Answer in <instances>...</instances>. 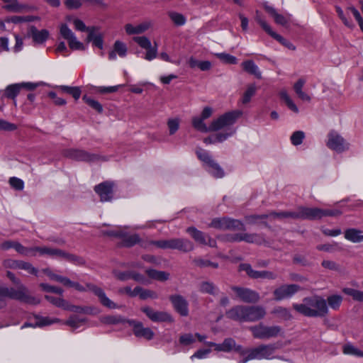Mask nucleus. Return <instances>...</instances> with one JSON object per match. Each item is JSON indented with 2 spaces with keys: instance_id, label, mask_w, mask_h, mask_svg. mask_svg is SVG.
<instances>
[{
  "instance_id": "f257e3e1",
  "label": "nucleus",
  "mask_w": 363,
  "mask_h": 363,
  "mask_svg": "<svg viewBox=\"0 0 363 363\" xmlns=\"http://www.w3.org/2000/svg\"><path fill=\"white\" fill-rule=\"evenodd\" d=\"M292 306L296 312L306 317H323L328 313L327 301L318 296L304 298L301 303H294Z\"/></svg>"
},
{
  "instance_id": "f03ea898",
  "label": "nucleus",
  "mask_w": 363,
  "mask_h": 363,
  "mask_svg": "<svg viewBox=\"0 0 363 363\" xmlns=\"http://www.w3.org/2000/svg\"><path fill=\"white\" fill-rule=\"evenodd\" d=\"M277 348L278 347L274 344L260 345L252 349H243L242 346L238 345V347H236V352H239L240 356L243 357L238 363H247L248 361L252 359H272L273 358L284 359L281 357L273 356Z\"/></svg>"
},
{
  "instance_id": "7ed1b4c3",
  "label": "nucleus",
  "mask_w": 363,
  "mask_h": 363,
  "mask_svg": "<svg viewBox=\"0 0 363 363\" xmlns=\"http://www.w3.org/2000/svg\"><path fill=\"white\" fill-rule=\"evenodd\" d=\"M63 285L74 288L76 290L81 292L90 291L93 292L99 298L100 303L104 306L111 309L119 308V306L116 303H115L113 301H112L106 296V294L104 292V291L101 288L97 286L96 285L88 283L86 284V286H83L78 282L71 281L67 277L65 278Z\"/></svg>"
},
{
  "instance_id": "20e7f679",
  "label": "nucleus",
  "mask_w": 363,
  "mask_h": 363,
  "mask_svg": "<svg viewBox=\"0 0 363 363\" xmlns=\"http://www.w3.org/2000/svg\"><path fill=\"white\" fill-rule=\"evenodd\" d=\"M35 255L37 253H39L40 255H48L52 258L62 259L77 265H83L85 264L83 258L57 248L47 246L35 247Z\"/></svg>"
},
{
  "instance_id": "39448f33",
  "label": "nucleus",
  "mask_w": 363,
  "mask_h": 363,
  "mask_svg": "<svg viewBox=\"0 0 363 363\" xmlns=\"http://www.w3.org/2000/svg\"><path fill=\"white\" fill-rule=\"evenodd\" d=\"M8 279L15 285L17 286L16 289L14 288H9L8 289H12L15 291L16 293L19 294V298H13L14 300H18L23 303L37 305L40 303V299L31 296L29 292L28 288L21 283V279L17 277L13 272L11 271H7L6 274Z\"/></svg>"
},
{
  "instance_id": "423d86ee",
  "label": "nucleus",
  "mask_w": 363,
  "mask_h": 363,
  "mask_svg": "<svg viewBox=\"0 0 363 363\" xmlns=\"http://www.w3.org/2000/svg\"><path fill=\"white\" fill-rule=\"evenodd\" d=\"M199 159L203 162L206 170L216 178H222L225 173L221 167L212 158L210 154L202 148L196 151Z\"/></svg>"
},
{
  "instance_id": "0eeeda50",
  "label": "nucleus",
  "mask_w": 363,
  "mask_h": 363,
  "mask_svg": "<svg viewBox=\"0 0 363 363\" xmlns=\"http://www.w3.org/2000/svg\"><path fill=\"white\" fill-rule=\"evenodd\" d=\"M250 330L254 337L257 339H270L283 336V329L279 325L267 326L263 324L252 326Z\"/></svg>"
},
{
  "instance_id": "6e6552de",
  "label": "nucleus",
  "mask_w": 363,
  "mask_h": 363,
  "mask_svg": "<svg viewBox=\"0 0 363 363\" xmlns=\"http://www.w3.org/2000/svg\"><path fill=\"white\" fill-rule=\"evenodd\" d=\"M242 115V111L239 110L227 112L211 123L212 131H218L235 123L238 118Z\"/></svg>"
},
{
  "instance_id": "1a4fd4ad",
  "label": "nucleus",
  "mask_w": 363,
  "mask_h": 363,
  "mask_svg": "<svg viewBox=\"0 0 363 363\" xmlns=\"http://www.w3.org/2000/svg\"><path fill=\"white\" fill-rule=\"evenodd\" d=\"M301 290V287L298 284H281L272 291L273 299L277 302L290 299Z\"/></svg>"
},
{
  "instance_id": "9d476101",
  "label": "nucleus",
  "mask_w": 363,
  "mask_h": 363,
  "mask_svg": "<svg viewBox=\"0 0 363 363\" xmlns=\"http://www.w3.org/2000/svg\"><path fill=\"white\" fill-rule=\"evenodd\" d=\"M209 225L219 230H245V225L241 221L226 217L214 218Z\"/></svg>"
},
{
  "instance_id": "9b49d317",
  "label": "nucleus",
  "mask_w": 363,
  "mask_h": 363,
  "mask_svg": "<svg viewBox=\"0 0 363 363\" xmlns=\"http://www.w3.org/2000/svg\"><path fill=\"white\" fill-rule=\"evenodd\" d=\"M231 289L235 292L236 298L242 302L255 303L260 299L259 294L251 289L233 286Z\"/></svg>"
},
{
  "instance_id": "f8f14e48",
  "label": "nucleus",
  "mask_w": 363,
  "mask_h": 363,
  "mask_svg": "<svg viewBox=\"0 0 363 363\" xmlns=\"http://www.w3.org/2000/svg\"><path fill=\"white\" fill-rule=\"evenodd\" d=\"M327 146L337 152H342L349 149V143L337 132L330 131L328 135Z\"/></svg>"
},
{
  "instance_id": "ddd939ff",
  "label": "nucleus",
  "mask_w": 363,
  "mask_h": 363,
  "mask_svg": "<svg viewBox=\"0 0 363 363\" xmlns=\"http://www.w3.org/2000/svg\"><path fill=\"white\" fill-rule=\"evenodd\" d=\"M65 155L72 160L83 162H93L98 160L99 156L79 149H68L65 151Z\"/></svg>"
},
{
  "instance_id": "4468645a",
  "label": "nucleus",
  "mask_w": 363,
  "mask_h": 363,
  "mask_svg": "<svg viewBox=\"0 0 363 363\" xmlns=\"http://www.w3.org/2000/svg\"><path fill=\"white\" fill-rule=\"evenodd\" d=\"M186 232L196 242L202 245H208L211 247H216V242L215 240L206 235L203 232L197 230L196 228L189 227L186 229Z\"/></svg>"
},
{
  "instance_id": "2eb2a0df",
  "label": "nucleus",
  "mask_w": 363,
  "mask_h": 363,
  "mask_svg": "<svg viewBox=\"0 0 363 363\" xmlns=\"http://www.w3.org/2000/svg\"><path fill=\"white\" fill-rule=\"evenodd\" d=\"M174 310L182 316H187L189 315L188 302L181 295L175 294L169 296Z\"/></svg>"
},
{
  "instance_id": "dca6fc26",
  "label": "nucleus",
  "mask_w": 363,
  "mask_h": 363,
  "mask_svg": "<svg viewBox=\"0 0 363 363\" xmlns=\"http://www.w3.org/2000/svg\"><path fill=\"white\" fill-rule=\"evenodd\" d=\"M113 187L112 182H105L96 185L94 190L100 196L101 201H109L113 198Z\"/></svg>"
},
{
  "instance_id": "f3484780",
  "label": "nucleus",
  "mask_w": 363,
  "mask_h": 363,
  "mask_svg": "<svg viewBox=\"0 0 363 363\" xmlns=\"http://www.w3.org/2000/svg\"><path fill=\"white\" fill-rule=\"evenodd\" d=\"M266 315L264 307L260 306H246L245 322H255L263 318Z\"/></svg>"
},
{
  "instance_id": "a211bd4d",
  "label": "nucleus",
  "mask_w": 363,
  "mask_h": 363,
  "mask_svg": "<svg viewBox=\"0 0 363 363\" xmlns=\"http://www.w3.org/2000/svg\"><path fill=\"white\" fill-rule=\"evenodd\" d=\"M141 310L153 322L172 321L171 315L166 312L156 311L148 306L143 307Z\"/></svg>"
},
{
  "instance_id": "6ab92c4d",
  "label": "nucleus",
  "mask_w": 363,
  "mask_h": 363,
  "mask_svg": "<svg viewBox=\"0 0 363 363\" xmlns=\"http://www.w3.org/2000/svg\"><path fill=\"white\" fill-rule=\"evenodd\" d=\"M295 211H281L279 213L272 212L270 214H262V215H253L247 217V220L250 223H255L257 220L266 219L269 216H272L274 218H294Z\"/></svg>"
},
{
  "instance_id": "aec40b11",
  "label": "nucleus",
  "mask_w": 363,
  "mask_h": 363,
  "mask_svg": "<svg viewBox=\"0 0 363 363\" xmlns=\"http://www.w3.org/2000/svg\"><path fill=\"white\" fill-rule=\"evenodd\" d=\"M246 306L237 305L226 311L225 315L228 318L245 322Z\"/></svg>"
},
{
  "instance_id": "412c9836",
  "label": "nucleus",
  "mask_w": 363,
  "mask_h": 363,
  "mask_svg": "<svg viewBox=\"0 0 363 363\" xmlns=\"http://www.w3.org/2000/svg\"><path fill=\"white\" fill-rule=\"evenodd\" d=\"M130 324L133 327V333L138 337H143L147 340L153 338L155 333L150 328H145L142 323L131 321Z\"/></svg>"
},
{
  "instance_id": "4be33fe9",
  "label": "nucleus",
  "mask_w": 363,
  "mask_h": 363,
  "mask_svg": "<svg viewBox=\"0 0 363 363\" xmlns=\"http://www.w3.org/2000/svg\"><path fill=\"white\" fill-rule=\"evenodd\" d=\"M205 345L209 347H214V350L218 352H229L233 349L236 351L235 341L232 338H226L221 344H217L213 342H206Z\"/></svg>"
},
{
  "instance_id": "5701e85b",
  "label": "nucleus",
  "mask_w": 363,
  "mask_h": 363,
  "mask_svg": "<svg viewBox=\"0 0 363 363\" xmlns=\"http://www.w3.org/2000/svg\"><path fill=\"white\" fill-rule=\"evenodd\" d=\"M152 26L151 21H144L137 25L128 23L125 26V30L128 35L140 34L147 30Z\"/></svg>"
},
{
  "instance_id": "b1692460",
  "label": "nucleus",
  "mask_w": 363,
  "mask_h": 363,
  "mask_svg": "<svg viewBox=\"0 0 363 363\" xmlns=\"http://www.w3.org/2000/svg\"><path fill=\"white\" fill-rule=\"evenodd\" d=\"M29 33L33 38V42L36 44L44 43L49 36V32L47 30L43 29L41 30H38L33 26H30Z\"/></svg>"
},
{
  "instance_id": "393cba45",
  "label": "nucleus",
  "mask_w": 363,
  "mask_h": 363,
  "mask_svg": "<svg viewBox=\"0 0 363 363\" xmlns=\"http://www.w3.org/2000/svg\"><path fill=\"white\" fill-rule=\"evenodd\" d=\"M127 51L126 45L120 40H116L114 43L113 50L108 53V59L110 60H116V55H118L121 57H124L127 54Z\"/></svg>"
},
{
  "instance_id": "a878e982",
  "label": "nucleus",
  "mask_w": 363,
  "mask_h": 363,
  "mask_svg": "<svg viewBox=\"0 0 363 363\" xmlns=\"http://www.w3.org/2000/svg\"><path fill=\"white\" fill-rule=\"evenodd\" d=\"M174 250L189 252L194 249V244L185 238H173Z\"/></svg>"
},
{
  "instance_id": "bb28decb",
  "label": "nucleus",
  "mask_w": 363,
  "mask_h": 363,
  "mask_svg": "<svg viewBox=\"0 0 363 363\" xmlns=\"http://www.w3.org/2000/svg\"><path fill=\"white\" fill-rule=\"evenodd\" d=\"M19 294L12 289H8L6 286H0V308L6 306V298H19Z\"/></svg>"
},
{
  "instance_id": "cd10ccee",
  "label": "nucleus",
  "mask_w": 363,
  "mask_h": 363,
  "mask_svg": "<svg viewBox=\"0 0 363 363\" xmlns=\"http://www.w3.org/2000/svg\"><path fill=\"white\" fill-rule=\"evenodd\" d=\"M306 84V80L303 78L298 79L294 84V90L298 97L303 101H311V96L303 91V88Z\"/></svg>"
},
{
  "instance_id": "c85d7f7f",
  "label": "nucleus",
  "mask_w": 363,
  "mask_h": 363,
  "mask_svg": "<svg viewBox=\"0 0 363 363\" xmlns=\"http://www.w3.org/2000/svg\"><path fill=\"white\" fill-rule=\"evenodd\" d=\"M345 238L354 243L363 242V231L356 228H349L345 231Z\"/></svg>"
},
{
  "instance_id": "c756f323",
  "label": "nucleus",
  "mask_w": 363,
  "mask_h": 363,
  "mask_svg": "<svg viewBox=\"0 0 363 363\" xmlns=\"http://www.w3.org/2000/svg\"><path fill=\"white\" fill-rule=\"evenodd\" d=\"M241 66L242 69L247 73L255 75L258 79L262 77V74L259 69V67L252 60L244 61L242 62Z\"/></svg>"
},
{
  "instance_id": "7c9ffc66",
  "label": "nucleus",
  "mask_w": 363,
  "mask_h": 363,
  "mask_svg": "<svg viewBox=\"0 0 363 363\" xmlns=\"http://www.w3.org/2000/svg\"><path fill=\"white\" fill-rule=\"evenodd\" d=\"M145 272L148 277L152 279L164 281L169 279V274L164 271L148 269Z\"/></svg>"
},
{
  "instance_id": "2f4dec72",
  "label": "nucleus",
  "mask_w": 363,
  "mask_h": 363,
  "mask_svg": "<svg viewBox=\"0 0 363 363\" xmlns=\"http://www.w3.org/2000/svg\"><path fill=\"white\" fill-rule=\"evenodd\" d=\"M242 241L248 243H255L261 245L265 242L264 238L260 234L257 233H242Z\"/></svg>"
},
{
  "instance_id": "473e14b6",
  "label": "nucleus",
  "mask_w": 363,
  "mask_h": 363,
  "mask_svg": "<svg viewBox=\"0 0 363 363\" xmlns=\"http://www.w3.org/2000/svg\"><path fill=\"white\" fill-rule=\"evenodd\" d=\"M35 320V326L38 327L50 325L61 322V320L57 318H50L48 316H36Z\"/></svg>"
},
{
  "instance_id": "72a5a7b5",
  "label": "nucleus",
  "mask_w": 363,
  "mask_h": 363,
  "mask_svg": "<svg viewBox=\"0 0 363 363\" xmlns=\"http://www.w3.org/2000/svg\"><path fill=\"white\" fill-rule=\"evenodd\" d=\"M192 125L195 129L202 133L212 131L211 129V125L207 126L204 123V120L199 116H195L192 118Z\"/></svg>"
},
{
  "instance_id": "f704fd0d",
  "label": "nucleus",
  "mask_w": 363,
  "mask_h": 363,
  "mask_svg": "<svg viewBox=\"0 0 363 363\" xmlns=\"http://www.w3.org/2000/svg\"><path fill=\"white\" fill-rule=\"evenodd\" d=\"M240 270L244 271L252 279H262V271L254 270L250 264H240Z\"/></svg>"
},
{
  "instance_id": "c9c22d12",
  "label": "nucleus",
  "mask_w": 363,
  "mask_h": 363,
  "mask_svg": "<svg viewBox=\"0 0 363 363\" xmlns=\"http://www.w3.org/2000/svg\"><path fill=\"white\" fill-rule=\"evenodd\" d=\"M200 291L202 293L215 296L218 294L219 289L213 283L209 281H203L201 284Z\"/></svg>"
},
{
  "instance_id": "e433bc0d",
  "label": "nucleus",
  "mask_w": 363,
  "mask_h": 363,
  "mask_svg": "<svg viewBox=\"0 0 363 363\" xmlns=\"http://www.w3.org/2000/svg\"><path fill=\"white\" fill-rule=\"evenodd\" d=\"M272 313L284 320H289L292 318V315L289 310L284 307H276L275 308L273 309Z\"/></svg>"
},
{
  "instance_id": "4c0bfd02",
  "label": "nucleus",
  "mask_w": 363,
  "mask_h": 363,
  "mask_svg": "<svg viewBox=\"0 0 363 363\" xmlns=\"http://www.w3.org/2000/svg\"><path fill=\"white\" fill-rule=\"evenodd\" d=\"M256 91H257L256 85L255 84H249L247 86V89L244 92L242 97L241 99L242 103L243 104H248L251 101L252 97L253 96H255V94H256Z\"/></svg>"
},
{
  "instance_id": "58836bf2",
  "label": "nucleus",
  "mask_w": 363,
  "mask_h": 363,
  "mask_svg": "<svg viewBox=\"0 0 363 363\" xmlns=\"http://www.w3.org/2000/svg\"><path fill=\"white\" fill-rule=\"evenodd\" d=\"M13 249L19 254L24 256H35V247H26L22 245L20 242H16L13 247Z\"/></svg>"
},
{
  "instance_id": "ea45409f",
  "label": "nucleus",
  "mask_w": 363,
  "mask_h": 363,
  "mask_svg": "<svg viewBox=\"0 0 363 363\" xmlns=\"http://www.w3.org/2000/svg\"><path fill=\"white\" fill-rule=\"evenodd\" d=\"M280 97L282 100L284 101L288 108L294 111V113H298L299 110L296 105L294 104L293 100L289 96L287 91L286 90H281L279 93Z\"/></svg>"
},
{
  "instance_id": "a19ab883",
  "label": "nucleus",
  "mask_w": 363,
  "mask_h": 363,
  "mask_svg": "<svg viewBox=\"0 0 363 363\" xmlns=\"http://www.w3.org/2000/svg\"><path fill=\"white\" fill-rule=\"evenodd\" d=\"M312 208L300 206L295 211L294 219L310 220Z\"/></svg>"
},
{
  "instance_id": "79ce46f5",
  "label": "nucleus",
  "mask_w": 363,
  "mask_h": 363,
  "mask_svg": "<svg viewBox=\"0 0 363 363\" xmlns=\"http://www.w3.org/2000/svg\"><path fill=\"white\" fill-rule=\"evenodd\" d=\"M86 322V319L80 318L77 315H71L65 322V324L70 326L73 329L78 328L81 325Z\"/></svg>"
},
{
  "instance_id": "37998d69",
  "label": "nucleus",
  "mask_w": 363,
  "mask_h": 363,
  "mask_svg": "<svg viewBox=\"0 0 363 363\" xmlns=\"http://www.w3.org/2000/svg\"><path fill=\"white\" fill-rule=\"evenodd\" d=\"M192 262L196 265V267L203 268V267H213V268H218V264L216 262H211L208 259H204L201 257H196L192 260Z\"/></svg>"
},
{
  "instance_id": "c03bdc74",
  "label": "nucleus",
  "mask_w": 363,
  "mask_h": 363,
  "mask_svg": "<svg viewBox=\"0 0 363 363\" xmlns=\"http://www.w3.org/2000/svg\"><path fill=\"white\" fill-rule=\"evenodd\" d=\"M59 89L62 91L72 95L75 100L80 98L82 91L80 88L78 86H59Z\"/></svg>"
},
{
  "instance_id": "a18cd8bd",
  "label": "nucleus",
  "mask_w": 363,
  "mask_h": 363,
  "mask_svg": "<svg viewBox=\"0 0 363 363\" xmlns=\"http://www.w3.org/2000/svg\"><path fill=\"white\" fill-rule=\"evenodd\" d=\"M45 298L56 307L61 308L64 310L65 309L67 301L65 300L63 298H57L52 296L45 295Z\"/></svg>"
},
{
  "instance_id": "49530a36",
  "label": "nucleus",
  "mask_w": 363,
  "mask_h": 363,
  "mask_svg": "<svg viewBox=\"0 0 363 363\" xmlns=\"http://www.w3.org/2000/svg\"><path fill=\"white\" fill-rule=\"evenodd\" d=\"M140 241L138 234L127 235L123 239V245L128 247H132Z\"/></svg>"
},
{
  "instance_id": "de8ad7c7",
  "label": "nucleus",
  "mask_w": 363,
  "mask_h": 363,
  "mask_svg": "<svg viewBox=\"0 0 363 363\" xmlns=\"http://www.w3.org/2000/svg\"><path fill=\"white\" fill-rule=\"evenodd\" d=\"M342 291L352 297L354 301H363V291H359L357 289H351V288H344Z\"/></svg>"
},
{
  "instance_id": "09e8293b",
  "label": "nucleus",
  "mask_w": 363,
  "mask_h": 363,
  "mask_svg": "<svg viewBox=\"0 0 363 363\" xmlns=\"http://www.w3.org/2000/svg\"><path fill=\"white\" fill-rule=\"evenodd\" d=\"M65 310L72 311L77 313L87 314L91 313V308L89 307L72 305L68 301Z\"/></svg>"
},
{
  "instance_id": "8fccbe9b",
  "label": "nucleus",
  "mask_w": 363,
  "mask_h": 363,
  "mask_svg": "<svg viewBox=\"0 0 363 363\" xmlns=\"http://www.w3.org/2000/svg\"><path fill=\"white\" fill-rule=\"evenodd\" d=\"M343 353L345 354H350L357 357H363V352L359 350L351 344H346L342 347Z\"/></svg>"
},
{
  "instance_id": "3c124183",
  "label": "nucleus",
  "mask_w": 363,
  "mask_h": 363,
  "mask_svg": "<svg viewBox=\"0 0 363 363\" xmlns=\"http://www.w3.org/2000/svg\"><path fill=\"white\" fill-rule=\"evenodd\" d=\"M327 301L332 309L337 310L342 301V297L340 295H332L328 297Z\"/></svg>"
},
{
  "instance_id": "603ef678",
  "label": "nucleus",
  "mask_w": 363,
  "mask_h": 363,
  "mask_svg": "<svg viewBox=\"0 0 363 363\" xmlns=\"http://www.w3.org/2000/svg\"><path fill=\"white\" fill-rule=\"evenodd\" d=\"M196 342L194 335L191 333L182 334L179 339V342L181 345L188 346Z\"/></svg>"
},
{
  "instance_id": "864d4df0",
  "label": "nucleus",
  "mask_w": 363,
  "mask_h": 363,
  "mask_svg": "<svg viewBox=\"0 0 363 363\" xmlns=\"http://www.w3.org/2000/svg\"><path fill=\"white\" fill-rule=\"evenodd\" d=\"M170 19L176 26H183L186 23V19L185 16L177 12H171L169 13Z\"/></svg>"
},
{
  "instance_id": "5fc2aeb1",
  "label": "nucleus",
  "mask_w": 363,
  "mask_h": 363,
  "mask_svg": "<svg viewBox=\"0 0 363 363\" xmlns=\"http://www.w3.org/2000/svg\"><path fill=\"white\" fill-rule=\"evenodd\" d=\"M21 88L18 84H13L6 87L5 95L10 99H14L19 93Z\"/></svg>"
},
{
  "instance_id": "6e6d98bb",
  "label": "nucleus",
  "mask_w": 363,
  "mask_h": 363,
  "mask_svg": "<svg viewBox=\"0 0 363 363\" xmlns=\"http://www.w3.org/2000/svg\"><path fill=\"white\" fill-rule=\"evenodd\" d=\"M21 260L11 258L5 259L2 262V266L5 269H19Z\"/></svg>"
},
{
  "instance_id": "4d7b16f0",
  "label": "nucleus",
  "mask_w": 363,
  "mask_h": 363,
  "mask_svg": "<svg viewBox=\"0 0 363 363\" xmlns=\"http://www.w3.org/2000/svg\"><path fill=\"white\" fill-rule=\"evenodd\" d=\"M155 246L163 250H174L173 238L157 240L155 242Z\"/></svg>"
},
{
  "instance_id": "13d9d810",
  "label": "nucleus",
  "mask_w": 363,
  "mask_h": 363,
  "mask_svg": "<svg viewBox=\"0 0 363 363\" xmlns=\"http://www.w3.org/2000/svg\"><path fill=\"white\" fill-rule=\"evenodd\" d=\"M26 271L28 274L38 276V270L37 268L33 266V264L28 262L21 260L20 264V269Z\"/></svg>"
},
{
  "instance_id": "bf43d9fd",
  "label": "nucleus",
  "mask_w": 363,
  "mask_h": 363,
  "mask_svg": "<svg viewBox=\"0 0 363 363\" xmlns=\"http://www.w3.org/2000/svg\"><path fill=\"white\" fill-rule=\"evenodd\" d=\"M305 138V133L301 130L295 131L291 136V142L295 145H299L303 143Z\"/></svg>"
},
{
  "instance_id": "052dcab7",
  "label": "nucleus",
  "mask_w": 363,
  "mask_h": 363,
  "mask_svg": "<svg viewBox=\"0 0 363 363\" xmlns=\"http://www.w3.org/2000/svg\"><path fill=\"white\" fill-rule=\"evenodd\" d=\"M88 40L91 41L96 47L102 49L104 45L103 38L101 35H96L92 32L89 34Z\"/></svg>"
},
{
  "instance_id": "680f3d73",
  "label": "nucleus",
  "mask_w": 363,
  "mask_h": 363,
  "mask_svg": "<svg viewBox=\"0 0 363 363\" xmlns=\"http://www.w3.org/2000/svg\"><path fill=\"white\" fill-rule=\"evenodd\" d=\"M270 36H272L273 38L277 40L278 42H279L283 45L287 47L289 49L294 50L295 47L289 41H287L286 39H284L281 35L277 34V33L274 32L272 30L269 33Z\"/></svg>"
},
{
  "instance_id": "e2e57ef3",
  "label": "nucleus",
  "mask_w": 363,
  "mask_h": 363,
  "mask_svg": "<svg viewBox=\"0 0 363 363\" xmlns=\"http://www.w3.org/2000/svg\"><path fill=\"white\" fill-rule=\"evenodd\" d=\"M216 56L220 60H222L223 62H224L225 63H228V64L235 65L238 62L237 58L235 57L230 55V54H227V53H225V52L217 53Z\"/></svg>"
},
{
  "instance_id": "0e129e2a",
  "label": "nucleus",
  "mask_w": 363,
  "mask_h": 363,
  "mask_svg": "<svg viewBox=\"0 0 363 363\" xmlns=\"http://www.w3.org/2000/svg\"><path fill=\"white\" fill-rule=\"evenodd\" d=\"M9 184L16 190L21 191L24 188V182L22 179L13 177L9 179Z\"/></svg>"
},
{
  "instance_id": "69168bd1",
  "label": "nucleus",
  "mask_w": 363,
  "mask_h": 363,
  "mask_svg": "<svg viewBox=\"0 0 363 363\" xmlns=\"http://www.w3.org/2000/svg\"><path fill=\"white\" fill-rule=\"evenodd\" d=\"M83 100L89 106H90L91 108L95 109L99 113H101L102 112V111H103L102 106L97 101H95L94 99H92L89 98V97H87L86 96H84Z\"/></svg>"
},
{
  "instance_id": "338daca9",
  "label": "nucleus",
  "mask_w": 363,
  "mask_h": 363,
  "mask_svg": "<svg viewBox=\"0 0 363 363\" xmlns=\"http://www.w3.org/2000/svg\"><path fill=\"white\" fill-rule=\"evenodd\" d=\"M133 40L144 49L150 48L152 46L150 40L145 36L135 37Z\"/></svg>"
},
{
  "instance_id": "774afa93",
  "label": "nucleus",
  "mask_w": 363,
  "mask_h": 363,
  "mask_svg": "<svg viewBox=\"0 0 363 363\" xmlns=\"http://www.w3.org/2000/svg\"><path fill=\"white\" fill-rule=\"evenodd\" d=\"M167 125L170 135L174 134L179 128V120L178 118H171L167 121Z\"/></svg>"
}]
</instances>
